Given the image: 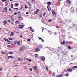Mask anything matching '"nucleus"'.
Wrapping results in <instances>:
<instances>
[{
  "label": "nucleus",
  "mask_w": 77,
  "mask_h": 77,
  "mask_svg": "<svg viewBox=\"0 0 77 77\" xmlns=\"http://www.w3.org/2000/svg\"><path fill=\"white\" fill-rule=\"evenodd\" d=\"M7 7H5L3 9L2 12L3 14H6V12L7 11Z\"/></svg>",
  "instance_id": "nucleus-1"
},
{
  "label": "nucleus",
  "mask_w": 77,
  "mask_h": 77,
  "mask_svg": "<svg viewBox=\"0 0 77 77\" xmlns=\"http://www.w3.org/2000/svg\"><path fill=\"white\" fill-rule=\"evenodd\" d=\"M19 27L20 28V29H22L24 27V25H20L19 26Z\"/></svg>",
  "instance_id": "nucleus-2"
},
{
  "label": "nucleus",
  "mask_w": 77,
  "mask_h": 77,
  "mask_svg": "<svg viewBox=\"0 0 77 77\" xmlns=\"http://www.w3.org/2000/svg\"><path fill=\"white\" fill-rule=\"evenodd\" d=\"M41 59L42 61H44L45 60V57H41Z\"/></svg>",
  "instance_id": "nucleus-3"
},
{
  "label": "nucleus",
  "mask_w": 77,
  "mask_h": 77,
  "mask_svg": "<svg viewBox=\"0 0 77 77\" xmlns=\"http://www.w3.org/2000/svg\"><path fill=\"white\" fill-rule=\"evenodd\" d=\"M47 8H48V11H50L51 10V8H50V7L49 6H47Z\"/></svg>",
  "instance_id": "nucleus-4"
},
{
  "label": "nucleus",
  "mask_w": 77,
  "mask_h": 77,
  "mask_svg": "<svg viewBox=\"0 0 77 77\" xmlns=\"http://www.w3.org/2000/svg\"><path fill=\"white\" fill-rule=\"evenodd\" d=\"M67 71L68 72H71L72 71V69L71 68H69L67 69Z\"/></svg>",
  "instance_id": "nucleus-5"
},
{
  "label": "nucleus",
  "mask_w": 77,
  "mask_h": 77,
  "mask_svg": "<svg viewBox=\"0 0 77 77\" xmlns=\"http://www.w3.org/2000/svg\"><path fill=\"white\" fill-rule=\"evenodd\" d=\"M4 40H5V41H7V42H11V41L9 40H8L6 38H4Z\"/></svg>",
  "instance_id": "nucleus-6"
},
{
  "label": "nucleus",
  "mask_w": 77,
  "mask_h": 77,
  "mask_svg": "<svg viewBox=\"0 0 77 77\" xmlns=\"http://www.w3.org/2000/svg\"><path fill=\"white\" fill-rule=\"evenodd\" d=\"M52 14H53V15H56V13L55 11H52Z\"/></svg>",
  "instance_id": "nucleus-7"
},
{
  "label": "nucleus",
  "mask_w": 77,
  "mask_h": 77,
  "mask_svg": "<svg viewBox=\"0 0 77 77\" xmlns=\"http://www.w3.org/2000/svg\"><path fill=\"white\" fill-rule=\"evenodd\" d=\"M47 5L48 6H50L51 5V3L50 2H47Z\"/></svg>",
  "instance_id": "nucleus-8"
},
{
  "label": "nucleus",
  "mask_w": 77,
  "mask_h": 77,
  "mask_svg": "<svg viewBox=\"0 0 77 77\" xmlns=\"http://www.w3.org/2000/svg\"><path fill=\"white\" fill-rule=\"evenodd\" d=\"M34 69L35 70H38V68L37 67V66H34Z\"/></svg>",
  "instance_id": "nucleus-9"
},
{
  "label": "nucleus",
  "mask_w": 77,
  "mask_h": 77,
  "mask_svg": "<svg viewBox=\"0 0 77 77\" xmlns=\"http://www.w3.org/2000/svg\"><path fill=\"white\" fill-rule=\"evenodd\" d=\"M29 30H31L32 31V32H34V30H33V29H32V28L31 27H29Z\"/></svg>",
  "instance_id": "nucleus-10"
},
{
  "label": "nucleus",
  "mask_w": 77,
  "mask_h": 77,
  "mask_svg": "<svg viewBox=\"0 0 77 77\" xmlns=\"http://www.w3.org/2000/svg\"><path fill=\"white\" fill-rule=\"evenodd\" d=\"M38 48H42L43 47V46L41 45H38Z\"/></svg>",
  "instance_id": "nucleus-11"
},
{
  "label": "nucleus",
  "mask_w": 77,
  "mask_h": 77,
  "mask_svg": "<svg viewBox=\"0 0 77 77\" xmlns=\"http://www.w3.org/2000/svg\"><path fill=\"white\" fill-rule=\"evenodd\" d=\"M66 2L67 3H71V1L69 0H66Z\"/></svg>",
  "instance_id": "nucleus-12"
},
{
  "label": "nucleus",
  "mask_w": 77,
  "mask_h": 77,
  "mask_svg": "<svg viewBox=\"0 0 77 77\" xmlns=\"http://www.w3.org/2000/svg\"><path fill=\"white\" fill-rule=\"evenodd\" d=\"M38 38H39V39L41 40V41H42V42H44V40L43 39H42V38H41V37L39 38V37H38Z\"/></svg>",
  "instance_id": "nucleus-13"
},
{
  "label": "nucleus",
  "mask_w": 77,
  "mask_h": 77,
  "mask_svg": "<svg viewBox=\"0 0 77 77\" xmlns=\"http://www.w3.org/2000/svg\"><path fill=\"white\" fill-rule=\"evenodd\" d=\"M3 23H4V25H6V23H7V21L6 20H5L3 22Z\"/></svg>",
  "instance_id": "nucleus-14"
},
{
  "label": "nucleus",
  "mask_w": 77,
  "mask_h": 77,
  "mask_svg": "<svg viewBox=\"0 0 77 77\" xmlns=\"http://www.w3.org/2000/svg\"><path fill=\"white\" fill-rule=\"evenodd\" d=\"M35 51H39V48H36L35 49Z\"/></svg>",
  "instance_id": "nucleus-15"
},
{
  "label": "nucleus",
  "mask_w": 77,
  "mask_h": 77,
  "mask_svg": "<svg viewBox=\"0 0 77 77\" xmlns=\"http://www.w3.org/2000/svg\"><path fill=\"white\" fill-rule=\"evenodd\" d=\"M14 33L13 32H11V33L10 34V36H14Z\"/></svg>",
  "instance_id": "nucleus-16"
},
{
  "label": "nucleus",
  "mask_w": 77,
  "mask_h": 77,
  "mask_svg": "<svg viewBox=\"0 0 77 77\" xmlns=\"http://www.w3.org/2000/svg\"><path fill=\"white\" fill-rule=\"evenodd\" d=\"M8 54H12L13 52L12 51H11L8 53Z\"/></svg>",
  "instance_id": "nucleus-17"
},
{
  "label": "nucleus",
  "mask_w": 77,
  "mask_h": 77,
  "mask_svg": "<svg viewBox=\"0 0 77 77\" xmlns=\"http://www.w3.org/2000/svg\"><path fill=\"white\" fill-rule=\"evenodd\" d=\"M18 60L20 62H22V60H21L20 58H19L18 59Z\"/></svg>",
  "instance_id": "nucleus-18"
},
{
  "label": "nucleus",
  "mask_w": 77,
  "mask_h": 77,
  "mask_svg": "<svg viewBox=\"0 0 77 77\" xmlns=\"http://www.w3.org/2000/svg\"><path fill=\"white\" fill-rule=\"evenodd\" d=\"M69 75V74L68 73H66L65 74V76L66 77H68Z\"/></svg>",
  "instance_id": "nucleus-19"
},
{
  "label": "nucleus",
  "mask_w": 77,
  "mask_h": 77,
  "mask_svg": "<svg viewBox=\"0 0 77 77\" xmlns=\"http://www.w3.org/2000/svg\"><path fill=\"white\" fill-rule=\"evenodd\" d=\"M20 41H18V42H17V44L19 45H20Z\"/></svg>",
  "instance_id": "nucleus-20"
},
{
  "label": "nucleus",
  "mask_w": 77,
  "mask_h": 77,
  "mask_svg": "<svg viewBox=\"0 0 77 77\" xmlns=\"http://www.w3.org/2000/svg\"><path fill=\"white\" fill-rule=\"evenodd\" d=\"M1 53H2V54H6V53H5V52H3V51H1Z\"/></svg>",
  "instance_id": "nucleus-21"
},
{
  "label": "nucleus",
  "mask_w": 77,
  "mask_h": 77,
  "mask_svg": "<svg viewBox=\"0 0 77 77\" xmlns=\"http://www.w3.org/2000/svg\"><path fill=\"white\" fill-rule=\"evenodd\" d=\"M35 14H37L38 15V14H39V12L36 11L35 12Z\"/></svg>",
  "instance_id": "nucleus-22"
},
{
  "label": "nucleus",
  "mask_w": 77,
  "mask_h": 77,
  "mask_svg": "<svg viewBox=\"0 0 77 77\" xmlns=\"http://www.w3.org/2000/svg\"><path fill=\"white\" fill-rule=\"evenodd\" d=\"M27 3L28 4L29 6H31V4H30V3H29L28 2H27Z\"/></svg>",
  "instance_id": "nucleus-23"
},
{
  "label": "nucleus",
  "mask_w": 77,
  "mask_h": 77,
  "mask_svg": "<svg viewBox=\"0 0 77 77\" xmlns=\"http://www.w3.org/2000/svg\"><path fill=\"white\" fill-rule=\"evenodd\" d=\"M17 41H15L14 42V44L16 45L17 44Z\"/></svg>",
  "instance_id": "nucleus-24"
},
{
  "label": "nucleus",
  "mask_w": 77,
  "mask_h": 77,
  "mask_svg": "<svg viewBox=\"0 0 77 77\" xmlns=\"http://www.w3.org/2000/svg\"><path fill=\"white\" fill-rule=\"evenodd\" d=\"M13 4H12L11 5V8H13Z\"/></svg>",
  "instance_id": "nucleus-25"
},
{
  "label": "nucleus",
  "mask_w": 77,
  "mask_h": 77,
  "mask_svg": "<svg viewBox=\"0 0 77 77\" xmlns=\"http://www.w3.org/2000/svg\"><path fill=\"white\" fill-rule=\"evenodd\" d=\"M18 23H19V21H17L15 22L16 24H18Z\"/></svg>",
  "instance_id": "nucleus-26"
},
{
  "label": "nucleus",
  "mask_w": 77,
  "mask_h": 77,
  "mask_svg": "<svg viewBox=\"0 0 77 77\" xmlns=\"http://www.w3.org/2000/svg\"><path fill=\"white\" fill-rule=\"evenodd\" d=\"M40 10L39 9H37L36 11V12H39V11Z\"/></svg>",
  "instance_id": "nucleus-27"
},
{
  "label": "nucleus",
  "mask_w": 77,
  "mask_h": 77,
  "mask_svg": "<svg viewBox=\"0 0 77 77\" xmlns=\"http://www.w3.org/2000/svg\"><path fill=\"white\" fill-rule=\"evenodd\" d=\"M29 70L31 71H33V69H32V68H30L29 69Z\"/></svg>",
  "instance_id": "nucleus-28"
},
{
  "label": "nucleus",
  "mask_w": 77,
  "mask_h": 77,
  "mask_svg": "<svg viewBox=\"0 0 77 77\" xmlns=\"http://www.w3.org/2000/svg\"><path fill=\"white\" fill-rule=\"evenodd\" d=\"M25 9H27V8H28V7H27V5H26L25 6Z\"/></svg>",
  "instance_id": "nucleus-29"
},
{
  "label": "nucleus",
  "mask_w": 77,
  "mask_h": 77,
  "mask_svg": "<svg viewBox=\"0 0 77 77\" xmlns=\"http://www.w3.org/2000/svg\"><path fill=\"white\" fill-rule=\"evenodd\" d=\"M52 75H53V76H54V75H55V73H54V72H53V73H52Z\"/></svg>",
  "instance_id": "nucleus-30"
},
{
  "label": "nucleus",
  "mask_w": 77,
  "mask_h": 77,
  "mask_svg": "<svg viewBox=\"0 0 77 77\" xmlns=\"http://www.w3.org/2000/svg\"><path fill=\"white\" fill-rule=\"evenodd\" d=\"M2 69H3V68L1 67L0 68V71H2Z\"/></svg>",
  "instance_id": "nucleus-31"
},
{
  "label": "nucleus",
  "mask_w": 77,
  "mask_h": 77,
  "mask_svg": "<svg viewBox=\"0 0 77 77\" xmlns=\"http://www.w3.org/2000/svg\"><path fill=\"white\" fill-rule=\"evenodd\" d=\"M46 70L47 71H48V68L47 67H46Z\"/></svg>",
  "instance_id": "nucleus-32"
},
{
  "label": "nucleus",
  "mask_w": 77,
  "mask_h": 77,
  "mask_svg": "<svg viewBox=\"0 0 77 77\" xmlns=\"http://www.w3.org/2000/svg\"><path fill=\"white\" fill-rule=\"evenodd\" d=\"M35 57H38V55L37 54H35Z\"/></svg>",
  "instance_id": "nucleus-33"
},
{
  "label": "nucleus",
  "mask_w": 77,
  "mask_h": 77,
  "mask_svg": "<svg viewBox=\"0 0 77 77\" xmlns=\"http://www.w3.org/2000/svg\"><path fill=\"white\" fill-rule=\"evenodd\" d=\"M68 48H69V49H71V48H72L70 47V46H69L68 47Z\"/></svg>",
  "instance_id": "nucleus-34"
},
{
  "label": "nucleus",
  "mask_w": 77,
  "mask_h": 77,
  "mask_svg": "<svg viewBox=\"0 0 77 77\" xmlns=\"http://www.w3.org/2000/svg\"><path fill=\"white\" fill-rule=\"evenodd\" d=\"M19 17L21 20H23V18H22V17L20 16Z\"/></svg>",
  "instance_id": "nucleus-35"
},
{
  "label": "nucleus",
  "mask_w": 77,
  "mask_h": 77,
  "mask_svg": "<svg viewBox=\"0 0 77 77\" xmlns=\"http://www.w3.org/2000/svg\"><path fill=\"white\" fill-rule=\"evenodd\" d=\"M77 68V66H75L73 67V68Z\"/></svg>",
  "instance_id": "nucleus-36"
},
{
  "label": "nucleus",
  "mask_w": 77,
  "mask_h": 77,
  "mask_svg": "<svg viewBox=\"0 0 77 77\" xmlns=\"http://www.w3.org/2000/svg\"><path fill=\"white\" fill-rule=\"evenodd\" d=\"M9 39L10 40H12V38H9Z\"/></svg>",
  "instance_id": "nucleus-37"
},
{
  "label": "nucleus",
  "mask_w": 77,
  "mask_h": 77,
  "mask_svg": "<svg viewBox=\"0 0 77 77\" xmlns=\"http://www.w3.org/2000/svg\"><path fill=\"white\" fill-rule=\"evenodd\" d=\"M48 32H49V33H50V34H51V31H50V30H48Z\"/></svg>",
  "instance_id": "nucleus-38"
},
{
  "label": "nucleus",
  "mask_w": 77,
  "mask_h": 77,
  "mask_svg": "<svg viewBox=\"0 0 77 77\" xmlns=\"http://www.w3.org/2000/svg\"><path fill=\"white\" fill-rule=\"evenodd\" d=\"M9 11H12V10L11 9V8H9Z\"/></svg>",
  "instance_id": "nucleus-39"
},
{
  "label": "nucleus",
  "mask_w": 77,
  "mask_h": 77,
  "mask_svg": "<svg viewBox=\"0 0 77 77\" xmlns=\"http://www.w3.org/2000/svg\"><path fill=\"white\" fill-rule=\"evenodd\" d=\"M11 57L12 58V59H14V57L12 56H11Z\"/></svg>",
  "instance_id": "nucleus-40"
},
{
  "label": "nucleus",
  "mask_w": 77,
  "mask_h": 77,
  "mask_svg": "<svg viewBox=\"0 0 77 77\" xmlns=\"http://www.w3.org/2000/svg\"><path fill=\"white\" fill-rule=\"evenodd\" d=\"M22 48H23V47H21L20 48V50H21Z\"/></svg>",
  "instance_id": "nucleus-41"
},
{
  "label": "nucleus",
  "mask_w": 77,
  "mask_h": 77,
  "mask_svg": "<svg viewBox=\"0 0 77 77\" xmlns=\"http://www.w3.org/2000/svg\"><path fill=\"white\" fill-rule=\"evenodd\" d=\"M48 21L49 22H51V19H49Z\"/></svg>",
  "instance_id": "nucleus-42"
},
{
  "label": "nucleus",
  "mask_w": 77,
  "mask_h": 77,
  "mask_svg": "<svg viewBox=\"0 0 77 77\" xmlns=\"http://www.w3.org/2000/svg\"><path fill=\"white\" fill-rule=\"evenodd\" d=\"M1 1H2V2H6V0H1Z\"/></svg>",
  "instance_id": "nucleus-43"
},
{
  "label": "nucleus",
  "mask_w": 77,
  "mask_h": 77,
  "mask_svg": "<svg viewBox=\"0 0 77 77\" xmlns=\"http://www.w3.org/2000/svg\"><path fill=\"white\" fill-rule=\"evenodd\" d=\"M8 59H10V58H11V56H9L8 57Z\"/></svg>",
  "instance_id": "nucleus-44"
},
{
  "label": "nucleus",
  "mask_w": 77,
  "mask_h": 77,
  "mask_svg": "<svg viewBox=\"0 0 77 77\" xmlns=\"http://www.w3.org/2000/svg\"><path fill=\"white\" fill-rule=\"evenodd\" d=\"M29 62H32V60L30 59H29Z\"/></svg>",
  "instance_id": "nucleus-45"
},
{
  "label": "nucleus",
  "mask_w": 77,
  "mask_h": 77,
  "mask_svg": "<svg viewBox=\"0 0 77 77\" xmlns=\"http://www.w3.org/2000/svg\"><path fill=\"white\" fill-rule=\"evenodd\" d=\"M17 5H19V4H18V3H17V4H16L15 5V6H17Z\"/></svg>",
  "instance_id": "nucleus-46"
},
{
  "label": "nucleus",
  "mask_w": 77,
  "mask_h": 77,
  "mask_svg": "<svg viewBox=\"0 0 77 77\" xmlns=\"http://www.w3.org/2000/svg\"><path fill=\"white\" fill-rule=\"evenodd\" d=\"M14 15H17V13L15 12L14 13Z\"/></svg>",
  "instance_id": "nucleus-47"
},
{
  "label": "nucleus",
  "mask_w": 77,
  "mask_h": 77,
  "mask_svg": "<svg viewBox=\"0 0 77 77\" xmlns=\"http://www.w3.org/2000/svg\"><path fill=\"white\" fill-rule=\"evenodd\" d=\"M14 9H17V10H18V8H14Z\"/></svg>",
  "instance_id": "nucleus-48"
},
{
  "label": "nucleus",
  "mask_w": 77,
  "mask_h": 77,
  "mask_svg": "<svg viewBox=\"0 0 77 77\" xmlns=\"http://www.w3.org/2000/svg\"><path fill=\"white\" fill-rule=\"evenodd\" d=\"M63 44H65V42L64 41H63Z\"/></svg>",
  "instance_id": "nucleus-49"
},
{
  "label": "nucleus",
  "mask_w": 77,
  "mask_h": 77,
  "mask_svg": "<svg viewBox=\"0 0 77 77\" xmlns=\"http://www.w3.org/2000/svg\"><path fill=\"white\" fill-rule=\"evenodd\" d=\"M42 31H43V30H44V28H43H43H42Z\"/></svg>",
  "instance_id": "nucleus-50"
},
{
  "label": "nucleus",
  "mask_w": 77,
  "mask_h": 77,
  "mask_svg": "<svg viewBox=\"0 0 77 77\" xmlns=\"http://www.w3.org/2000/svg\"><path fill=\"white\" fill-rule=\"evenodd\" d=\"M20 38H22V37H23V35H20Z\"/></svg>",
  "instance_id": "nucleus-51"
},
{
  "label": "nucleus",
  "mask_w": 77,
  "mask_h": 77,
  "mask_svg": "<svg viewBox=\"0 0 77 77\" xmlns=\"http://www.w3.org/2000/svg\"><path fill=\"white\" fill-rule=\"evenodd\" d=\"M31 2H35V0H31Z\"/></svg>",
  "instance_id": "nucleus-52"
},
{
  "label": "nucleus",
  "mask_w": 77,
  "mask_h": 77,
  "mask_svg": "<svg viewBox=\"0 0 77 77\" xmlns=\"http://www.w3.org/2000/svg\"><path fill=\"white\" fill-rule=\"evenodd\" d=\"M27 41H30V39H28L27 40Z\"/></svg>",
  "instance_id": "nucleus-53"
},
{
  "label": "nucleus",
  "mask_w": 77,
  "mask_h": 77,
  "mask_svg": "<svg viewBox=\"0 0 77 77\" xmlns=\"http://www.w3.org/2000/svg\"><path fill=\"white\" fill-rule=\"evenodd\" d=\"M29 59H26V60H28V61H29Z\"/></svg>",
  "instance_id": "nucleus-54"
},
{
  "label": "nucleus",
  "mask_w": 77,
  "mask_h": 77,
  "mask_svg": "<svg viewBox=\"0 0 77 77\" xmlns=\"http://www.w3.org/2000/svg\"><path fill=\"white\" fill-rule=\"evenodd\" d=\"M15 66H18V65H15L14 66V67H15Z\"/></svg>",
  "instance_id": "nucleus-55"
},
{
  "label": "nucleus",
  "mask_w": 77,
  "mask_h": 77,
  "mask_svg": "<svg viewBox=\"0 0 77 77\" xmlns=\"http://www.w3.org/2000/svg\"><path fill=\"white\" fill-rule=\"evenodd\" d=\"M7 21H8V22H10V20H8Z\"/></svg>",
  "instance_id": "nucleus-56"
},
{
  "label": "nucleus",
  "mask_w": 77,
  "mask_h": 77,
  "mask_svg": "<svg viewBox=\"0 0 77 77\" xmlns=\"http://www.w3.org/2000/svg\"><path fill=\"white\" fill-rule=\"evenodd\" d=\"M26 14H29V12H26Z\"/></svg>",
  "instance_id": "nucleus-57"
},
{
  "label": "nucleus",
  "mask_w": 77,
  "mask_h": 77,
  "mask_svg": "<svg viewBox=\"0 0 77 77\" xmlns=\"http://www.w3.org/2000/svg\"><path fill=\"white\" fill-rule=\"evenodd\" d=\"M61 44L63 45V42H61Z\"/></svg>",
  "instance_id": "nucleus-58"
},
{
  "label": "nucleus",
  "mask_w": 77,
  "mask_h": 77,
  "mask_svg": "<svg viewBox=\"0 0 77 77\" xmlns=\"http://www.w3.org/2000/svg\"><path fill=\"white\" fill-rule=\"evenodd\" d=\"M23 7H21V8H20V9H23Z\"/></svg>",
  "instance_id": "nucleus-59"
},
{
  "label": "nucleus",
  "mask_w": 77,
  "mask_h": 77,
  "mask_svg": "<svg viewBox=\"0 0 77 77\" xmlns=\"http://www.w3.org/2000/svg\"><path fill=\"white\" fill-rule=\"evenodd\" d=\"M71 57H73V55H71Z\"/></svg>",
  "instance_id": "nucleus-60"
},
{
  "label": "nucleus",
  "mask_w": 77,
  "mask_h": 77,
  "mask_svg": "<svg viewBox=\"0 0 77 77\" xmlns=\"http://www.w3.org/2000/svg\"><path fill=\"white\" fill-rule=\"evenodd\" d=\"M5 59H7V58L5 57Z\"/></svg>",
  "instance_id": "nucleus-61"
},
{
  "label": "nucleus",
  "mask_w": 77,
  "mask_h": 77,
  "mask_svg": "<svg viewBox=\"0 0 77 77\" xmlns=\"http://www.w3.org/2000/svg\"><path fill=\"white\" fill-rule=\"evenodd\" d=\"M44 15H45V13H44Z\"/></svg>",
  "instance_id": "nucleus-62"
},
{
  "label": "nucleus",
  "mask_w": 77,
  "mask_h": 77,
  "mask_svg": "<svg viewBox=\"0 0 77 77\" xmlns=\"http://www.w3.org/2000/svg\"><path fill=\"white\" fill-rule=\"evenodd\" d=\"M43 20L42 19V20Z\"/></svg>",
  "instance_id": "nucleus-63"
},
{
  "label": "nucleus",
  "mask_w": 77,
  "mask_h": 77,
  "mask_svg": "<svg viewBox=\"0 0 77 77\" xmlns=\"http://www.w3.org/2000/svg\"><path fill=\"white\" fill-rule=\"evenodd\" d=\"M14 77H17V76H14Z\"/></svg>",
  "instance_id": "nucleus-64"
}]
</instances>
